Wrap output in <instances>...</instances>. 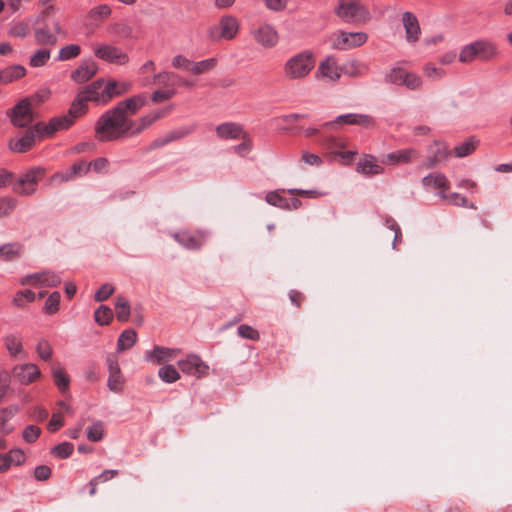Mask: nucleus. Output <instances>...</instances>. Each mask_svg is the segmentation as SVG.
<instances>
[{
  "mask_svg": "<svg viewBox=\"0 0 512 512\" xmlns=\"http://www.w3.org/2000/svg\"><path fill=\"white\" fill-rule=\"evenodd\" d=\"M368 35L364 32L338 31L330 37L331 46L337 50H349L366 43Z\"/></svg>",
  "mask_w": 512,
  "mask_h": 512,
  "instance_id": "nucleus-8",
  "label": "nucleus"
},
{
  "mask_svg": "<svg viewBox=\"0 0 512 512\" xmlns=\"http://www.w3.org/2000/svg\"><path fill=\"white\" fill-rule=\"evenodd\" d=\"M50 97V91L47 89H41L34 95L25 98V101H28V104L33 108L38 107L42 103H44Z\"/></svg>",
  "mask_w": 512,
  "mask_h": 512,
  "instance_id": "nucleus-52",
  "label": "nucleus"
},
{
  "mask_svg": "<svg viewBox=\"0 0 512 512\" xmlns=\"http://www.w3.org/2000/svg\"><path fill=\"white\" fill-rule=\"evenodd\" d=\"M13 374L21 384L28 385L40 378L41 371L37 365L26 363L15 366Z\"/></svg>",
  "mask_w": 512,
  "mask_h": 512,
  "instance_id": "nucleus-15",
  "label": "nucleus"
},
{
  "mask_svg": "<svg viewBox=\"0 0 512 512\" xmlns=\"http://www.w3.org/2000/svg\"><path fill=\"white\" fill-rule=\"evenodd\" d=\"M93 51L97 58L119 66L126 65L130 60L128 54L121 48L107 43L95 45Z\"/></svg>",
  "mask_w": 512,
  "mask_h": 512,
  "instance_id": "nucleus-9",
  "label": "nucleus"
},
{
  "mask_svg": "<svg viewBox=\"0 0 512 512\" xmlns=\"http://www.w3.org/2000/svg\"><path fill=\"white\" fill-rule=\"evenodd\" d=\"M321 77L329 81H337L341 75V67H338L336 61L332 58H327L323 61L318 68Z\"/></svg>",
  "mask_w": 512,
  "mask_h": 512,
  "instance_id": "nucleus-26",
  "label": "nucleus"
},
{
  "mask_svg": "<svg viewBox=\"0 0 512 512\" xmlns=\"http://www.w3.org/2000/svg\"><path fill=\"white\" fill-rule=\"evenodd\" d=\"M81 52L79 45L70 44L60 49L58 59L61 61L77 57Z\"/></svg>",
  "mask_w": 512,
  "mask_h": 512,
  "instance_id": "nucleus-51",
  "label": "nucleus"
},
{
  "mask_svg": "<svg viewBox=\"0 0 512 512\" xmlns=\"http://www.w3.org/2000/svg\"><path fill=\"white\" fill-rule=\"evenodd\" d=\"M95 321L103 326L108 325L113 319L112 309L106 305H101L94 313Z\"/></svg>",
  "mask_w": 512,
  "mask_h": 512,
  "instance_id": "nucleus-42",
  "label": "nucleus"
},
{
  "mask_svg": "<svg viewBox=\"0 0 512 512\" xmlns=\"http://www.w3.org/2000/svg\"><path fill=\"white\" fill-rule=\"evenodd\" d=\"M431 157L427 159L425 166L430 168L445 160L448 156L447 147L444 143H434L430 148Z\"/></svg>",
  "mask_w": 512,
  "mask_h": 512,
  "instance_id": "nucleus-30",
  "label": "nucleus"
},
{
  "mask_svg": "<svg viewBox=\"0 0 512 512\" xmlns=\"http://www.w3.org/2000/svg\"><path fill=\"white\" fill-rule=\"evenodd\" d=\"M115 311H116V317H117L118 321H120V322L128 321L129 316H130V304L125 297H123L121 295L117 296L116 303H115Z\"/></svg>",
  "mask_w": 512,
  "mask_h": 512,
  "instance_id": "nucleus-35",
  "label": "nucleus"
},
{
  "mask_svg": "<svg viewBox=\"0 0 512 512\" xmlns=\"http://www.w3.org/2000/svg\"><path fill=\"white\" fill-rule=\"evenodd\" d=\"M476 149V143L473 140H468L454 148L456 157H465L470 155Z\"/></svg>",
  "mask_w": 512,
  "mask_h": 512,
  "instance_id": "nucleus-56",
  "label": "nucleus"
},
{
  "mask_svg": "<svg viewBox=\"0 0 512 512\" xmlns=\"http://www.w3.org/2000/svg\"><path fill=\"white\" fill-rule=\"evenodd\" d=\"M87 101L85 100L84 96L83 95H80L79 93L77 94L75 100L73 101L69 111H68V114L67 115H63L62 117H68L71 119V125L73 124L74 122V119H76L77 117H80L82 116L83 114L86 113L87 111Z\"/></svg>",
  "mask_w": 512,
  "mask_h": 512,
  "instance_id": "nucleus-31",
  "label": "nucleus"
},
{
  "mask_svg": "<svg viewBox=\"0 0 512 512\" xmlns=\"http://www.w3.org/2000/svg\"><path fill=\"white\" fill-rule=\"evenodd\" d=\"M114 286L111 284L105 283L103 284L99 290L95 293V300L97 302H102L107 300L114 293Z\"/></svg>",
  "mask_w": 512,
  "mask_h": 512,
  "instance_id": "nucleus-63",
  "label": "nucleus"
},
{
  "mask_svg": "<svg viewBox=\"0 0 512 512\" xmlns=\"http://www.w3.org/2000/svg\"><path fill=\"white\" fill-rule=\"evenodd\" d=\"M25 75V68L22 66H12L0 72V82L7 84L20 79Z\"/></svg>",
  "mask_w": 512,
  "mask_h": 512,
  "instance_id": "nucleus-33",
  "label": "nucleus"
},
{
  "mask_svg": "<svg viewBox=\"0 0 512 512\" xmlns=\"http://www.w3.org/2000/svg\"><path fill=\"white\" fill-rule=\"evenodd\" d=\"M137 340V334L134 330L127 329L121 333L117 341V351L123 352L130 349Z\"/></svg>",
  "mask_w": 512,
  "mask_h": 512,
  "instance_id": "nucleus-32",
  "label": "nucleus"
},
{
  "mask_svg": "<svg viewBox=\"0 0 512 512\" xmlns=\"http://www.w3.org/2000/svg\"><path fill=\"white\" fill-rule=\"evenodd\" d=\"M217 64L215 58H209L200 62H192L190 72L199 75L212 70Z\"/></svg>",
  "mask_w": 512,
  "mask_h": 512,
  "instance_id": "nucleus-41",
  "label": "nucleus"
},
{
  "mask_svg": "<svg viewBox=\"0 0 512 512\" xmlns=\"http://www.w3.org/2000/svg\"><path fill=\"white\" fill-rule=\"evenodd\" d=\"M237 333L240 337L253 341L259 340L260 337L259 332L255 328L246 324L240 325L237 329Z\"/></svg>",
  "mask_w": 512,
  "mask_h": 512,
  "instance_id": "nucleus-57",
  "label": "nucleus"
},
{
  "mask_svg": "<svg viewBox=\"0 0 512 512\" xmlns=\"http://www.w3.org/2000/svg\"><path fill=\"white\" fill-rule=\"evenodd\" d=\"M36 352L42 360L48 361L52 357L53 349L47 340L42 339L36 346Z\"/></svg>",
  "mask_w": 512,
  "mask_h": 512,
  "instance_id": "nucleus-54",
  "label": "nucleus"
},
{
  "mask_svg": "<svg viewBox=\"0 0 512 512\" xmlns=\"http://www.w3.org/2000/svg\"><path fill=\"white\" fill-rule=\"evenodd\" d=\"M253 39L264 48H272L277 45L279 37L276 29L269 24H261L252 29Z\"/></svg>",
  "mask_w": 512,
  "mask_h": 512,
  "instance_id": "nucleus-14",
  "label": "nucleus"
},
{
  "mask_svg": "<svg viewBox=\"0 0 512 512\" xmlns=\"http://www.w3.org/2000/svg\"><path fill=\"white\" fill-rule=\"evenodd\" d=\"M496 52L497 48L492 42L480 40L464 46L460 51L459 61L462 63H471L476 59L487 61Z\"/></svg>",
  "mask_w": 512,
  "mask_h": 512,
  "instance_id": "nucleus-4",
  "label": "nucleus"
},
{
  "mask_svg": "<svg viewBox=\"0 0 512 512\" xmlns=\"http://www.w3.org/2000/svg\"><path fill=\"white\" fill-rule=\"evenodd\" d=\"M178 366L183 373L198 378L206 376L209 370V366L195 354H190L185 359L180 360Z\"/></svg>",
  "mask_w": 512,
  "mask_h": 512,
  "instance_id": "nucleus-13",
  "label": "nucleus"
},
{
  "mask_svg": "<svg viewBox=\"0 0 512 512\" xmlns=\"http://www.w3.org/2000/svg\"><path fill=\"white\" fill-rule=\"evenodd\" d=\"M216 134L220 139H238L244 137L242 127L236 123L227 122L216 127Z\"/></svg>",
  "mask_w": 512,
  "mask_h": 512,
  "instance_id": "nucleus-23",
  "label": "nucleus"
},
{
  "mask_svg": "<svg viewBox=\"0 0 512 512\" xmlns=\"http://www.w3.org/2000/svg\"><path fill=\"white\" fill-rule=\"evenodd\" d=\"M158 376L160 379L167 383H173L180 378L177 369L172 365H166L159 369Z\"/></svg>",
  "mask_w": 512,
  "mask_h": 512,
  "instance_id": "nucleus-43",
  "label": "nucleus"
},
{
  "mask_svg": "<svg viewBox=\"0 0 512 512\" xmlns=\"http://www.w3.org/2000/svg\"><path fill=\"white\" fill-rule=\"evenodd\" d=\"M111 12V8L108 5L103 4L93 8L89 12V17L94 20L105 19L111 15Z\"/></svg>",
  "mask_w": 512,
  "mask_h": 512,
  "instance_id": "nucleus-60",
  "label": "nucleus"
},
{
  "mask_svg": "<svg viewBox=\"0 0 512 512\" xmlns=\"http://www.w3.org/2000/svg\"><path fill=\"white\" fill-rule=\"evenodd\" d=\"M9 34L13 37L25 38L29 34V26L26 23L18 22L10 28Z\"/></svg>",
  "mask_w": 512,
  "mask_h": 512,
  "instance_id": "nucleus-62",
  "label": "nucleus"
},
{
  "mask_svg": "<svg viewBox=\"0 0 512 512\" xmlns=\"http://www.w3.org/2000/svg\"><path fill=\"white\" fill-rule=\"evenodd\" d=\"M51 375L59 391L66 393L69 390L70 378L65 369L60 364H54L51 367Z\"/></svg>",
  "mask_w": 512,
  "mask_h": 512,
  "instance_id": "nucleus-27",
  "label": "nucleus"
},
{
  "mask_svg": "<svg viewBox=\"0 0 512 512\" xmlns=\"http://www.w3.org/2000/svg\"><path fill=\"white\" fill-rule=\"evenodd\" d=\"M71 126V119L68 117H55L48 124L36 123L29 127L20 138H11L8 146L12 152L24 153L29 151L37 140L46 136H52L55 132L68 129Z\"/></svg>",
  "mask_w": 512,
  "mask_h": 512,
  "instance_id": "nucleus-2",
  "label": "nucleus"
},
{
  "mask_svg": "<svg viewBox=\"0 0 512 512\" xmlns=\"http://www.w3.org/2000/svg\"><path fill=\"white\" fill-rule=\"evenodd\" d=\"M59 304L60 294L58 292H53L47 298L44 309L48 314H54L59 310Z\"/></svg>",
  "mask_w": 512,
  "mask_h": 512,
  "instance_id": "nucleus-59",
  "label": "nucleus"
},
{
  "mask_svg": "<svg viewBox=\"0 0 512 512\" xmlns=\"http://www.w3.org/2000/svg\"><path fill=\"white\" fill-rule=\"evenodd\" d=\"M418 157V152L414 149L398 150L383 155L380 163L383 165H401L412 162Z\"/></svg>",
  "mask_w": 512,
  "mask_h": 512,
  "instance_id": "nucleus-16",
  "label": "nucleus"
},
{
  "mask_svg": "<svg viewBox=\"0 0 512 512\" xmlns=\"http://www.w3.org/2000/svg\"><path fill=\"white\" fill-rule=\"evenodd\" d=\"M326 147L331 153L341 156L348 162L351 161L356 154L354 151L343 152L342 150L346 147L345 140L334 136L327 138Z\"/></svg>",
  "mask_w": 512,
  "mask_h": 512,
  "instance_id": "nucleus-24",
  "label": "nucleus"
},
{
  "mask_svg": "<svg viewBox=\"0 0 512 512\" xmlns=\"http://www.w3.org/2000/svg\"><path fill=\"white\" fill-rule=\"evenodd\" d=\"M170 112V109L165 108L162 110L153 111L150 114L141 117L137 122H134L133 128L130 130V136H136L142 133L145 129L150 127L155 121L166 116Z\"/></svg>",
  "mask_w": 512,
  "mask_h": 512,
  "instance_id": "nucleus-17",
  "label": "nucleus"
},
{
  "mask_svg": "<svg viewBox=\"0 0 512 512\" xmlns=\"http://www.w3.org/2000/svg\"><path fill=\"white\" fill-rule=\"evenodd\" d=\"M103 92H104V101L107 104L111 99L115 96L120 95L122 91L118 89V83L116 81H108L105 82L103 80Z\"/></svg>",
  "mask_w": 512,
  "mask_h": 512,
  "instance_id": "nucleus-49",
  "label": "nucleus"
},
{
  "mask_svg": "<svg viewBox=\"0 0 512 512\" xmlns=\"http://www.w3.org/2000/svg\"><path fill=\"white\" fill-rule=\"evenodd\" d=\"M35 297V293L27 289L23 291H18L15 294L12 302L16 307L22 308L25 306L26 302H33L35 300Z\"/></svg>",
  "mask_w": 512,
  "mask_h": 512,
  "instance_id": "nucleus-48",
  "label": "nucleus"
},
{
  "mask_svg": "<svg viewBox=\"0 0 512 512\" xmlns=\"http://www.w3.org/2000/svg\"><path fill=\"white\" fill-rule=\"evenodd\" d=\"M41 434V429L34 425L27 426L23 431V438L28 443L35 442Z\"/></svg>",
  "mask_w": 512,
  "mask_h": 512,
  "instance_id": "nucleus-64",
  "label": "nucleus"
},
{
  "mask_svg": "<svg viewBox=\"0 0 512 512\" xmlns=\"http://www.w3.org/2000/svg\"><path fill=\"white\" fill-rule=\"evenodd\" d=\"M315 56L310 51H302L288 58L283 73L288 80H301L307 77L315 67Z\"/></svg>",
  "mask_w": 512,
  "mask_h": 512,
  "instance_id": "nucleus-3",
  "label": "nucleus"
},
{
  "mask_svg": "<svg viewBox=\"0 0 512 512\" xmlns=\"http://www.w3.org/2000/svg\"><path fill=\"white\" fill-rule=\"evenodd\" d=\"M177 354V349L155 346L152 351H147L145 356L147 360L155 364H162L164 362L175 359Z\"/></svg>",
  "mask_w": 512,
  "mask_h": 512,
  "instance_id": "nucleus-21",
  "label": "nucleus"
},
{
  "mask_svg": "<svg viewBox=\"0 0 512 512\" xmlns=\"http://www.w3.org/2000/svg\"><path fill=\"white\" fill-rule=\"evenodd\" d=\"M61 282L60 276L52 271H43L39 273L29 274L20 279L23 286L31 285L35 287H55Z\"/></svg>",
  "mask_w": 512,
  "mask_h": 512,
  "instance_id": "nucleus-11",
  "label": "nucleus"
},
{
  "mask_svg": "<svg viewBox=\"0 0 512 512\" xmlns=\"http://www.w3.org/2000/svg\"><path fill=\"white\" fill-rule=\"evenodd\" d=\"M103 80L99 79L79 91L80 95H83L87 102L92 101L97 104L104 105V92H103Z\"/></svg>",
  "mask_w": 512,
  "mask_h": 512,
  "instance_id": "nucleus-20",
  "label": "nucleus"
},
{
  "mask_svg": "<svg viewBox=\"0 0 512 512\" xmlns=\"http://www.w3.org/2000/svg\"><path fill=\"white\" fill-rule=\"evenodd\" d=\"M4 344L12 357H16L23 352L22 339L17 335L11 334L6 336Z\"/></svg>",
  "mask_w": 512,
  "mask_h": 512,
  "instance_id": "nucleus-36",
  "label": "nucleus"
},
{
  "mask_svg": "<svg viewBox=\"0 0 512 512\" xmlns=\"http://www.w3.org/2000/svg\"><path fill=\"white\" fill-rule=\"evenodd\" d=\"M423 74L431 81H438L445 77L446 71L437 67L434 63L429 62L423 66Z\"/></svg>",
  "mask_w": 512,
  "mask_h": 512,
  "instance_id": "nucleus-40",
  "label": "nucleus"
},
{
  "mask_svg": "<svg viewBox=\"0 0 512 512\" xmlns=\"http://www.w3.org/2000/svg\"><path fill=\"white\" fill-rule=\"evenodd\" d=\"M440 195L443 199L447 200L449 203L455 206L468 207L471 209L477 208L473 203L469 204L468 199L465 196H462L458 193H451L449 195H446L442 192Z\"/></svg>",
  "mask_w": 512,
  "mask_h": 512,
  "instance_id": "nucleus-45",
  "label": "nucleus"
},
{
  "mask_svg": "<svg viewBox=\"0 0 512 512\" xmlns=\"http://www.w3.org/2000/svg\"><path fill=\"white\" fill-rule=\"evenodd\" d=\"M17 201L11 197L0 198V218L12 213L16 208Z\"/></svg>",
  "mask_w": 512,
  "mask_h": 512,
  "instance_id": "nucleus-58",
  "label": "nucleus"
},
{
  "mask_svg": "<svg viewBox=\"0 0 512 512\" xmlns=\"http://www.w3.org/2000/svg\"><path fill=\"white\" fill-rule=\"evenodd\" d=\"M97 70L95 62H85L72 73L71 78L77 83H85L97 73Z\"/></svg>",
  "mask_w": 512,
  "mask_h": 512,
  "instance_id": "nucleus-25",
  "label": "nucleus"
},
{
  "mask_svg": "<svg viewBox=\"0 0 512 512\" xmlns=\"http://www.w3.org/2000/svg\"><path fill=\"white\" fill-rule=\"evenodd\" d=\"M336 14L346 22L365 23L371 18L369 11L355 1L341 0Z\"/></svg>",
  "mask_w": 512,
  "mask_h": 512,
  "instance_id": "nucleus-7",
  "label": "nucleus"
},
{
  "mask_svg": "<svg viewBox=\"0 0 512 512\" xmlns=\"http://www.w3.org/2000/svg\"><path fill=\"white\" fill-rule=\"evenodd\" d=\"M89 170V163L86 162H78L75 163L69 171L66 173H57L53 175L52 180L65 182L73 179L76 175L81 173H87Z\"/></svg>",
  "mask_w": 512,
  "mask_h": 512,
  "instance_id": "nucleus-29",
  "label": "nucleus"
},
{
  "mask_svg": "<svg viewBox=\"0 0 512 512\" xmlns=\"http://www.w3.org/2000/svg\"><path fill=\"white\" fill-rule=\"evenodd\" d=\"M404 86L409 90H420L423 87V80L418 74L408 71Z\"/></svg>",
  "mask_w": 512,
  "mask_h": 512,
  "instance_id": "nucleus-53",
  "label": "nucleus"
},
{
  "mask_svg": "<svg viewBox=\"0 0 512 512\" xmlns=\"http://www.w3.org/2000/svg\"><path fill=\"white\" fill-rule=\"evenodd\" d=\"M104 436V425L101 421L94 422L87 431V438L92 442L102 440Z\"/></svg>",
  "mask_w": 512,
  "mask_h": 512,
  "instance_id": "nucleus-50",
  "label": "nucleus"
},
{
  "mask_svg": "<svg viewBox=\"0 0 512 512\" xmlns=\"http://www.w3.org/2000/svg\"><path fill=\"white\" fill-rule=\"evenodd\" d=\"M22 247L19 244H5L0 246V260L10 261L21 254Z\"/></svg>",
  "mask_w": 512,
  "mask_h": 512,
  "instance_id": "nucleus-39",
  "label": "nucleus"
},
{
  "mask_svg": "<svg viewBox=\"0 0 512 512\" xmlns=\"http://www.w3.org/2000/svg\"><path fill=\"white\" fill-rule=\"evenodd\" d=\"M34 36L38 44L55 45L57 43L56 36L47 27L35 28Z\"/></svg>",
  "mask_w": 512,
  "mask_h": 512,
  "instance_id": "nucleus-37",
  "label": "nucleus"
},
{
  "mask_svg": "<svg viewBox=\"0 0 512 512\" xmlns=\"http://www.w3.org/2000/svg\"><path fill=\"white\" fill-rule=\"evenodd\" d=\"M239 28L240 24L236 17L224 15L218 24L209 27L207 34L212 41L232 40L237 36Z\"/></svg>",
  "mask_w": 512,
  "mask_h": 512,
  "instance_id": "nucleus-5",
  "label": "nucleus"
},
{
  "mask_svg": "<svg viewBox=\"0 0 512 512\" xmlns=\"http://www.w3.org/2000/svg\"><path fill=\"white\" fill-rule=\"evenodd\" d=\"M422 183L426 187H432L435 189H447L449 182L443 174H429L422 179Z\"/></svg>",
  "mask_w": 512,
  "mask_h": 512,
  "instance_id": "nucleus-34",
  "label": "nucleus"
},
{
  "mask_svg": "<svg viewBox=\"0 0 512 512\" xmlns=\"http://www.w3.org/2000/svg\"><path fill=\"white\" fill-rule=\"evenodd\" d=\"M177 242L188 249H198L205 241V234L203 232H188L183 231L174 235Z\"/></svg>",
  "mask_w": 512,
  "mask_h": 512,
  "instance_id": "nucleus-19",
  "label": "nucleus"
},
{
  "mask_svg": "<svg viewBox=\"0 0 512 512\" xmlns=\"http://www.w3.org/2000/svg\"><path fill=\"white\" fill-rule=\"evenodd\" d=\"M407 72L401 67H394L386 74L385 80L390 84L404 86Z\"/></svg>",
  "mask_w": 512,
  "mask_h": 512,
  "instance_id": "nucleus-38",
  "label": "nucleus"
},
{
  "mask_svg": "<svg viewBox=\"0 0 512 512\" xmlns=\"http://www.w3.org/2000/svg\"><path fill=\"white\" fill-rule=\"evenodd\" d=\"M107 386L109 390L114 393H120L123 390L124 386V378L122 376L121 371L117 373H109Z\"/></svg>",
  "mask_w": 512,
  "mask_h": 512,
  "instance_id": "nucleus-46",
  "label": "nucleus"
},
{
  "mask_svg": "<svg viewBox=\"0 0 512 512\" xmlns=\"http://www.w3.org/2000/svg\"><path fill=\"white\" fill-rule=\"evenodd\" d=\"M46 171L44 168L35 167L26 171L13 184V191L20 196H29L36 192L39 181L43 179Z\"/></svg>",
  "mask_w": 512,
  "mask_h": 512,
  "instance_id": "nucleus-6",
  "label": "nucleus"
},
{
  "mask_svg": "<svg viewBox=\"0 0 512 512\" xmlns=\"http://www.w3.org/2000/svg\"><path fill=\"white\" fill-rule=\"evenodd\" d=\"M74 450L73 444L69 442H63L57 446H55L52 450V453L57 455L60 458H68Z\"/></svg>",
  "mask_w": 512,
  "mask_h": 512,
  "instance_id": "nucleus-61",
  "label": "nucleus"
},
{
  "mask_svg": "<svg viewBox=\"0 0 512 512\" xmlns=\"http://www.w3.org/2000/svg\"><path fill=\"white\" fill-rule=\"evenodd\" d=\"M50 59V50L43 48L37 50L30 58V65L32 67H42Z\"/></svg>",
  "mask_w": 512,
  "mask_h": 512,
  "instance_id": "nucleus-47",
  "label": "nucleus"
},
{
  "mask_svg": "<svg viewBox=\"0 0 512 512\" xmlns=\"http://www.w3.org/2000/svg\"><path fill=\"white\" fill-rule=\"evenodd\" d=\"M300 161L306 165L314 167H319L323 164V160L318 154L312 153L307 150H303L301 152Z\"/></svg>",
  "mask_w": 512,
  "mask_h": 512,
  "instance_id": "nucleus-55",
  "label": "nucleus"
},
{
  "mask_svg": "<svg viewBox=\"0 0 512 512\" xmlns=\"http://www.w3.org/2000/svg\"><path fill=\"white\" fill-rule=\"evenodd\" d=\"M110 30L120 38L128 39L133 35V28L125 22H116L111 25Z\"/></svg>",
  "mask_w": 512,
  "mask_h": 512,
  "instance_id": "nucleus-44",
  "label": "nucleus"
},
{
  "mask_svg": "<svg viewBox=\"0 0 512 512\" xmlns=\"http://www.w3.org/2000/svg\"><path fill=\"white\" fill-rule=\"evenodd\" d=\"M147 103L146 94H138L119 102L114 108L103 113L95 124V138L101 142L121 139L129 135L134 126L131 116Z\"/></svg>",
  "mask_w": 512,
  "mask_h": 512,
  "instance_id": "nucleus-1",
  "label": "nucleus"
},
{
  "mask_svg": "<svg viewBox=\"0 0 512 512\" xmlns=\"http://www.w3.org/2000/svg\"><path fill=\"white\" fill-rule=\"evenodd\" d=\"M356 170L357 172L367 176L379 175L384 171L382 165L378 163L377 159L369 154H366L359 159Z\"/></svg>",
  "mask_w": 512,
  "mask_h": 512,
  "instance_id": "nucleus-18",
  "label": "nucleus"
},
{
  "mask_svg": "<svg viewBox=\"0 0 512 512\" xmlns=\"http://www.w3.org/2000/svg\"><path fill=\"white\" fill-rule=\"evenodd\" d=\"M369 70V66L357 59H350L341 66L342 73L351 76L359 77L366 74Z\"/></svg>",
  "mask_w": 512,
  "mask_h": 512,
  "instance_id": "nucleus-28",
  "label": "nucleus"
},
{
  "mask_svg": "<svg viewBox=\"0 0 512 512\" xmlns=\"http://www.w3.org/2000/svg\"><path fill=\"white\" fill-rule=\"evenodd\" d=\"M33 110L28 101L21 100L10 113L11 123L19 128L28 127L34 119Z\"/></svg>",
  "mask_w": 512,
  "mask_h": 512,
  "instance_id": "nucleus-12",
  "label": "nucleus"
},
{
  "mask_svg": "<svg viewBox=\"0 0 512 512\" xmlns=\"http://www.w3.org/2000/svg\"><path fill=\"white\" fill-rule=\"evenodd\" d=\"M346 124L370 128L375 125V120L366 114L348 113L340 115L334 121L326 122L322 126L326 129L337 130Z\"/></svg>",
  "mask_w": 512,
  "mask_h": 512,
  "instance_id": "nucleus-10",
  "label": "nucleus"
},
{
  "mask_svg": "<svg viewBox=\"0 0 512 512\" xmlns=\"http://www.w3.org/2000/svg\"><path fill=\"white\" fill-rule=\"evenodd\" d=\"M403 26L406 31V39L409 42H416L421 34L417 18L410 12H405L402 16Z\"/></svg>",
  "mask_w": 512,
  "mask_h": 512,
  "instance_id": "nucleus-22",
  "label": "nucleus"
}]
</instances>
